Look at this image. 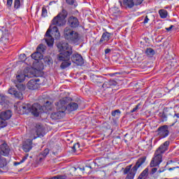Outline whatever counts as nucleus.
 Instances as JSON below:
<instances>
[{"label": "nucleus", "mask_w": 179, "mask_h": 179, "mask_svg": "<svg viewBox=\"0 0 179 179\" xmlns=\"http://www.w3.org/2000/svg\"><path fill=\"white\" fill-rule=\"evenodd\" d=\"M58 48L62 51L57 55L58 61L62 62L60 65L61 69H66L68 66H71V56L73 52L72 51V46L69 45V43L63 42L62 44L58 45Z\"/></svg>", "instance_id": "nucleus-1"}, {"label": "nucleus", "mask_w": 179, "mask_h": 179, "mask_svg": "<svg viewBox=\"0 0 179 179\" xmlns=\"http://www.w3.org/2000/svg\"><path fill=\"white\" fill-rule=\"evenodd\" d=\"M15 107L20 114L31 113L34 117H38L41 113V106L37 103L31 106L30 103H23L20 101L15 104Z\"/></svg>", "instance_id": "nucleus-2"}, {"label": "nucleus", "mask_w": 179, "mask_h": 179, "mask_svg": "<svg viewBox=\"0 0 179 179\" xmlns=\"http://www.w3.org/2000/svg\"><path fill=\"white\" fill-rule=\"evenodd\" d=\"M146 162V157H143L139 158L136 164L132 167V165H128L125 167L123 171V174L127 175L125 179H134L135 178V176H136V171H138V169L143 164Z\"/></svg>", "instance_id": "nucleus-3"}, {"label": "nucleus", "mask_w": 179, "mask_h": 179, "mask_svg": "<svg viewBox=\"0 0 179 179\" xmlns=\"http://www.w3.org/2000/svg\"><path fill=\"white\" fill-rule=\"evenodd\" d=\"M51 32L56 40L61 38V33L59 32V29H58V27L50 25L45 34V41L48 47H52L54 45V38L51 36Z\"/></svg>", "instance_id": "nucleus-4"}, {"label": "nucleus", "mask_w": 179, "mask_h": 179, "mask_svg": "<svg viewBox=\"0 0 179 179\" xmlns=\"http://www.w3.org/2000/svg\"><path fill=\"white\" fill-rule=\"evenodd\" d=\"M63 37L65 40L73 44H76L80 40V35L78 31L69 27H66L63 30Z\"/></svg>", "instance_id": "nucleus-5"}, {"label": "nucleus", "mask_w": 179, "mask_h": 179, "mask_svg": "<svg viewBox=\"0 0 179 179\" xmlns=\"http://www.w3.org/2000/svg\"><path fill=\"white\" fill-rule=\"evenodd\" d=\"M68 16V11L63 9L57 16H55L51 23L52 26H57L58 27H62L66 24V17Z\"/></svg>", "instance_id": "nucleus-6"}, {"label": "nucleus", "mask_w": 179, "mask_h": 179, "mask_svg": "<svg viewBox=\"0 0 179 179\" xmlns=\"http://www.w3.org/2000/svg\"><path fill=\"white\" fill-rule=\"evenodd\" d=\"M62 103V107H65V111H76L77 108H79V105L76 102H71V98L65 97L59 101Z\"/></svg>", "instance_id": "nucleus-7"}, {"label": "nucleus", "mask_w": 179, "mask_h": 179, "mask_svg": "<svg viewBox=\"0 0 179 179\" xmlns=\"http://www.w3.org/2000/svg\"><path fill=\"white\" fill-rule=\"evenodd\" d=\"M9 152H10V149L8 144L3 143L0 145V169H3L6 166V159L2 156H8Z\"/></svg>", "instance_id": "nucleus-8"}, {"label": "nucleus", "mask_w": 179, "mask_h": 179, "mask_svg": "<svg viewBox=\"0 0 179 179\" xmlns=\"http://www.w3.org/2000/svg\"><path fill=\"white\" fill-rule=\"evenodd\" d=\"M62 102H59V101L56 103L57 111L50 115L52 120H61V118L65 115L66 108L65 106H62Z\"/></svg>", "instance_id": "nucleus-9"}, {"label": "nucleus", "mask_w": 179, "mask_h": 179, "mask_svg": "<svg viewBox=\"0 0 179 179\" xmlns=\"http://www.w3.org/2000/svg\"><path fill=\"white\" fill-rule=\"evenodd\" d=\"M12 117V110H7L6 111H3L0 114V128H5L6 125H8V120H10Z\"/></svg>", "instance_id": "nucleus-10"}, {"label": "nucleus", "mask_w": 179, "mask_h": 179, "mask_svg": "<svg viewBox=\"0 0 179 179\" xmlns=\"http://www.w3.org/2000/svg\"><path fill=\"white\" fill-rule=\"evenodd\" d=\"M157 135L159 136V139H164V138H167L170 134V131H169V126L164 125L159 127L157 129Z\"/></svg>", "instance_id": "nucleus-11"}, {"label": "nucleus", "mask_w": 179, "mask_h": 179, "mask_svg": "<svg viewBox=\"0 0 179 179\" xmlns=\"http://www.w3.org/2000/svg\"><path fill=\"white\" fill-rule=\"evenodd\" d=\"M80 24L79 22V19L78 17L71 15L67 19V27H70L71 29H78Z\"/></svg>", "instance_id": "nucleus-12"}, {"label": "nucleus", "mask_w": 179, "mask_h": 179, "mask_svg": "<svg viewBox=\"0 0 179 179\" xmlns=\"http://www.w3.org/2000/svg\"><path fill=\"white\" fill-rule=\"evenodd\" d=\"M163 155L155 151V156L150 163V167H156L162 163Z\"/></svg>", "instance_id": "nucleus-13"}, {"label": "nucleus", "mask_w": 179, "mask_h": 179, "mask_svg": "<svg viewBox=\"0 0 179 179\" xmlns=\"http://www.w3.org/2000/svg\"><path fill=\"white\" fill-rule=\"evenodd\" d=\"M31 138H32L33 139H37V138H38V136H41L43 134V127H41V125L40 124L36 125V129L34 130H31Z\"/></svg>", "instance_id": "nucleus-14"}, {"label": "nucleus", "mask_w": 179, "mask_h": 179, "mask_svg": "<svg viewBox=\"0 0 179 179\" xmlns=\"http://www.w3.org/2000/svg\"><path fill=\"white\" fill-rule=\"evenodd\" d=\"M31 139L29 138L27 139L24 143L22 145V150L26 153L29 152V151L33 149V138H31Z\"/></svg>", "instance_id": "nucleus-15"}, {"label": "nucleus", "mask_w": 179, "mask_h": 179, "mask_svg": "<svg viewBox=\"0 0 179 179\" xmlns=\"http://www.w3.org/2000/svg\"><path fill=\"white\" fill-rule=\"evenodd\" d=\"M111 36L113 34L109 33L108 31L103 32L99 41V44H103L106 45L108 41H110V38H111Z\"/></svg>", "instance_id": "nucleus-16"}, {"label": "nucleus", "mask_w": 179, "mask_h": 179, "mask_svg": "<svg viewBox=\"0 0 179 179\" xmlns=\"http://www.w3.org/2000/svg\"><path fill=\"white\" fill-rule=\"evenodd\" d=\"M169 146H170V141H166L162 145H161L155 152H157V153L163 155V153L169 150Z\"/></svg>", "instance_id": "nucleus-17"}, {"label": "nucleus", "mask_w": 179, "mask_h": 179, "mask_svg": "<svg viewBox=\"0 0 179 179\" xmlns=\"http://www.w3.org/2000/svg\"><path fill=\"white\" fill-rule=\"evenodd\" d=\"M71 61L73 64H76V65H83V57L78 53L72 55Z\"/></svg>", "instance_id": "nucleus-18"}, {"label": "nucleus", "mask_w": 179, "mask_h": 179, "mask_svg": "<svg viewBox=\"0 0 179 179\" xmlns=\"http://www.w3.org/2000/svg\"><path fill=\"white\" fill-rule=\"evenodd\" d=\"M37 82H40L39 79H32L28 82L27 84V87L29 89V90H36V89H38V84Z\"/></svg>", "instance_id": "nucleus-19"}, {"label": "nucleus", "mask_w": 179, "mask_h": 179, "mask_svg": "<svg viewBox=\"0 0 179 179\" xmlns=\"http://www.w3.org/2000/svg\"><path fill=\"white\" fill-rule=\"evenodd\" d=\"M117 85H118V83L116 80H110L109 81L104 83L102 87H103V89H109L110 87H114Z\"/></svg>", "instance_id": "nucleus-20"}, {"label": "nucleus", "mask_w": 179, "mask_h": 179, "mask_svg": "<svg viewBox=\"0 0 179 179\" xmlns=\"http://www.w3.org/2000/svg\"><path fill=\"white\" fill-rule=\"evenodd\" d=\"M31 59L35 61H40V59H43V54L41 52L36 51L31 55Z\"/></svg>", "instance_id": "nucleus-21"}, {"label": "nucleus", "mask_w": 179, "mask_h": 179, "mask_svg": "<svg viewBox=\"0 0 179 179\" xmlns=\"http://www.w3.org/2000/svg\"><path fill=\"white\" fill-rule=\"evenodd\" d=\"M8 103H9L8 97L2 96L0 94V105L3 106V107H6V106H8Z\"/></svg>", "instance_id": "nucleus-22"}, {"label": "nucleus", "mask_w": 179, "mask_h": 179, "mask_svg": "<svg viewBox=\"0 0 179 179\" xmlns=\"http://www.w3.org/2000/svg\"><path fill=\"white\" fill-rule=\"evenodd\" d=\"M148 175H149V167H147L145 169H144L141 172V173L139 175L137 179H146Z\"/></svg>", "instance_id": "nucleus-23"}, {"label": "nucleus", "mask_w": 179, "mask_h": 179, "mask_svg": "<svg viewBox=\"0 0 179 179\" xmlns=\"http://www.w3.org/2000/svg\"><path fill=\"white\" fill-rule=\"evenodd\" d=\"M158 13L161 19H166L167 16H169V12H167V10L160 9L158 11Z\"/></svg>", "instance_id": "nucleus-24"}, {"label": "nucleus", "mask_w": 179, "mask_h": 179, "mask_svg": "<svg viewBox=\"0 0 179 179\" xmlns=\"http://www.w3.org/2000/svg\"><path fill=\"white\" fill-rule=\"evenodd\" d=\"M123 5H124L126 8H134L135 6L134 0H123Z\"/></svg>", "instance_id": "nucleus-25"}, {"label": "nucleus", "mask_w": 179, "mask_h": 179, "mask_svg": "<svg viewBox=\"0 0 179 179\" xmlns=\"http://www.w3.org/2000/svg\"><path fill=\"white\" fill-rule=\"evenodd\" d=\"M145 54L148 57H149L150 58H152V57H153V55H155V50L150 48L146 49Z\"/></svg>", "instance_id": "nucleus-26"}, {"label": "nucleus", "mask_w": 179, "mask_h": 179, "mask_svg": "<svg viewBox=\"0 0 179 179\" xmlns=\"http://www.w3.org/2000/svg\"><path fill=\"white\" fill-rule=\"evenodd\" d=\"M26 78H28L27 75L26 74H20L17 76V80L20 83H22V82H24Z\"/></svg>", "instance_id": "nucleus-27"}, {"label": "nucleus", "mask_w": 179, "mask_h": 179, "mask_svg": "<svg viewBox=\"0 0 179 179\" xmlns=\"http://www.w3.org/2000/svg\"><path fill=\"white\" fill-rule=\"evenodd\" d=\"M43 61L46 65H52L53 61H52V58H51L50 57H45L43 59Z\"/></svg>", "instance_id": "nucleus-28"}, {"label": "nucleus", "mask_w": 179, "mask_h": 179, "mask_svg": "<svg viewBox=\"0 0 179 179\" xmlns=\"http://www.w3.org/2000/svg\"><path fill=\"white\" fill-rule=\"evenodd\" d=\"M158 115L159 118H161V120L162 122H166V121H167V115H166L164 112L159 113Z\"/></svg>", "instance_id": "nucleus-29"}, {"label": "nucleus", "mask_w": 179, "mask_h": 179, "mask_svg": "<svg viewBox=\"0 0 179 179\" xmlns=\"http://www.w3.org/2000/svg\"><path fill=\"white\" fill-rule=\"evenodd\" d=\"M27 157H29V154H27L26 156L22 157V159L19 162H14V166H19V164H22V163H24L26 160H27Z\"/></svg>", "instance_id": "nucleus-30"}, {"label": "nucleus", "mask_w": 179, "mask_h": 179, "mask_svg": "<svg viewBox=\"0 0 179 179\" xmlns=\"http://www.w3.org/2000/svg\"><path fill=\"white\" fill-rule=\"evenodd\" d=\"M14 96H15L16 99H19L20 100H23V94L19 91H15Z\"/></svg>", "instance_id": "nucleus-31"}, {"label": "nucleus", "mask_w": 179, "mask_h": 179, "mask_svg": "<svg viewBox=\"0 0 179 179\" xmlns=\"http://www.w3.org/2000/svg\"><path fill=\"white\" fill-rule=\"evenodd\" d=\"M66 3L68 5H73V6H77L78 3H76V0H66Z\"/></svg>", "instance_id": "nucleus-32"}, {"label": "nucleus", "mask_w": 179, "mask_h": 179, "mask_svg": "<svg viewBox=\"0 0 179 179\" xmlns=\"http://www.w3.org/2000/svg\"><path fill=\"white\" fill-rule=\"evenodd\" d=\"M121 115V110H120V109H117L111 112L112 117H115V115Z\"/></svg>", "instance_id": "nucleus-33"}, {"label": "nucleus", "mask_w": 179, "mask_h": 179, "mask_svg": "<svg viewBox=\"0 0 179 179\" xmlns=\"http://www.w3.org/2000/svg\"><path fill=\"white\" fill-rule=\"evenodd\" d=\"M48 153H50V150L46 148L41 153V156H43V157H47Z\"/></svg>", "instance_id": "nucleus-34"}, {"label": "nucleus", "mask_w": 179, "mask_h": 179, "mask_svg": "<svg viewBox=\"0 0 179 179\" xmlns=\"http://www.w3.org/2000/svg\"><path fill=\"white\" fill-rule=\"evenodd\" d=\"M20 8V0H14V8L19 9Z\"/></svg>", "instance_id": "nucleus-35"}, {"label": "nucleus", "mask_w": 179, "mask_h": 179, "mask_svg": "<svg viewBox=\"0 0 179 179\" xmlns=\"http://www.w3.org/2000/svg\"><path fill=\"white\" fill-rule=\"evenodd\" d=\"M36 51L41 52H41H44V45L40 44V45L37 47Z\"/></svg>", "instance_id": "nucleus-36"}, {"label": "nucleus", "mask_w": 179, "mask_h": 179, "mask_svg": "<svg viewBox=\"0 0 179 179\" xmlns=\"http://www.w3.org/2000/svg\"><path fill=\"white\" fill-rule=\"evenodd\" d=\"M141 106H142V104L141 103H138L135 108H134L131 110V113H135L137 111V110H139L141 108Z\"/></svg>", "instance_id": "nucleus-37"}, {"label": "nucleus", "mask_w": 179, "mask_h": 179, "mask_svg": "<svg viewBox=\"0 0 179 179\" xmlns=\"http://www.w3.org/2000/svg\"><path fill=\"white\" fill-rule=\"evenodd\" d=\"M48 13V12L47 11V8H43L41 16H43V17H45L47 16Z\"/></svg>", "instance_id": "nucleus-38"}, {"label": "nucleus", "mask_w": 179, "mask_h": 179, "mask_svg": "<svg viewBox=\"0 0 179 179\" xmlns=\"http://www.w3.org/2000/svg\"><path fill=\"white\" fill-rule=\"evenodd\" d=\"M20 61L21 62H24L26 61V55L25 54H21L19 57Z\"/></svg>", "instance_id": "nucleus-39"}, {"label": "nucleus", "mask_w": 179, "mask_h": 179, "mask_svg": "<svg viewBox=\"0 0 179 179\" xmlns=\"http://www.w3.org/2000/svg\"><path fill=\"white\" fill-rule=\"evenodd\" d=\"M45 107L46 108V110H51V102L46 101L45 103Z\"/></svg>", "instance_id": "nucleus-40"}, {"label": "nucleus", "mask_w": 179, "mask_h": 179, "mask_svg": "<svg viewBox=\"0 0 179 179\" xmlns=\"http://www.w3.org/2000/svg\"><path fill=\"white\" fill-rule=\"evenodd\" d=\"M9 94H12L13 96H15V94L16 93V90L15 88H10L8 90Z\"/></svg>", "instance_id": "nucleus-41"}, {"label": "nucleus", "mask_w": 179, "mask_h": 179, "mask_svg": "<svg viewBox=\"0 0 179 179\" xmlns=\"http://www.w3.org/2000/svg\"><path fill=\"white\" fill-rule=\"evenodd\" d=\"M133 2L134 5L138 6V5H141V3L143 2V0H133Z\"/></svg>", "instance_id": "nucleus-42"}, {"label": "nucleus", "mask_w": 179, "mask_h": 179, "mask_svg": "<svg viewBox=\"0 0 179 179\" xmlns=\"http://www.w3.org/2000/svg\"><path fill=\"white\" fill-rule=\"evenodd\" d=\"M76 148H79V143H76L72 146V152H76Z\"/></svg>", "instance_id": "nucleus-43"}, {"label": "nucleus", "mask_w": 179, "mask_h": 179, "mask_svg": "<svg viewBox=\"0 0 179 179\" xmlns=\"http://www.w3.org/2000/svg\"><path fill=\"white\" fill-rule=\"evenodd\" d=\"M12 3H13V0H7L8 8H11Z\"/></svg>", "instance_id": "nucleus-44"}, {"label": "nucleus", "mask_w": 179, "mask_h": 179, "mask_svg": "<svg viewBox=\"0 0 179 179\" xmlns=\"http://www.w3.org/2000/svg\"><path fill=\"white\" fill-rule=\"evenodd\" d=\"M78 169L79 170H81V171H85L86 169H92V166H86L85 167H83V168L78 167Z\"/></svg>", "instance_id": "nucleus-45"}, {"label": "nucleus", "mask_w": 179, "mask_h": 179, "mask_svg": "<svg viewBox=\"0 0 179 179\" xmlns=\"http://www.w3.org/2000/svg\"><path fill=\"white\" fill-rule=\"evenodd\" d=\"M157 171V168H152L151 169V171L150 173V174L151 176H153V174H155V173H156Z\"/></svg>", "instance_id": "nucleus-46"}, {"label": "nucleus", "mask_w": 179, "mask_h": 179, "mask_svg": "<svg viewBox=\"0 0 179 179\" xmlns=\"http://www.w3.org/2000/svg\"><path fill=\"white\" fill-rule=\"evenodd\" d=\"M150 20L149 19V17H148V15H146V16L145 17V18H144V21L143 22V23L144 24H146V23H148Z\"/></svg>", "instance_id": "nucleus-47"}, {"label": "nucleus", "mask_w": 179, "mask_h": 179, "mask_svg": "<svg viewBox=\"0 0 179 179\" xmlns=\"http://www.w3.org/2000/svg\"><path fill=\"white\" fill-rule=\"evenodd\" d=\"M173 27H174V25H171L169 27L165 28V30H166V31H171Z\"/></svg>", "instance_id": "nucleus-48"}, {"label": "nucleus", "mask_w": 179, "mask_h": 179, "mask_svg": "<svg viewBox=\"0 0 179 179\" xmlns=\"http://www.w3.org/2000/svg\"><path fill=\"white\" fill-rule=\"evenodd\" d=\"M110 52H111V49H106L105 50V54H110Z\"/></svg>", "instance_id": "nucleus-49"}, {"label": "nucleus", "mask_w": 179, "mask_h": 179, "mask_svg": "<svg viewBox=\"0 0 179 179\" xmlns=\"http://www.w3.org/2000/svg\"><path fill=\"white\" fill-rule=\"evenodd\" d=\"M176 169H178V166L169 168V171H173V170H176Z\"/></svg>", "instance_id": "nucleus-50"}, {"label": "nucleus", "mask_w": 179, "mask_h": 179, "mask_svg": "<svg viewBox=\"0 0 179 179\" xmlns=\"http://www.w3.org/2000/svg\"><path fill=\"white\" fill-rule=\"evenodd\" d=\"M115 75H118V73H110V76H115Z\"/></svg>", "instance_id": "nucleus-51"}, {"label": "nucleus", "mask_w": 179, "mask_h": 179, "mask_svg": "<svg viewBox=\"0 0 179 179\" xmlns=\"http://www.w3.org/2000/svg\"><path fill=\"white\" fill-rule=\"evenodd\" d=\"M174 117H176V118H179V113H176L174 115Z\"/></svg>", "instance_id": "nucleus-52"}, {"label": "nucleus", "mask_w": 179, "mask_h": 179, "mask_svg": "<svg viewBox=\"0 0 179 179\" xmlns=\"http://www.w3.org/2000/svg\"><path fill=\"white\" fill-rule=\"evenodd\" d=\"M164 171V169H159V171H158V173H163Z\"/></svg>", "instance_id": "nucleus-53"}, {"label": "nucleus", "mask_w": 179, "mask_h": 179, "mask_svg": "<svg viewBox=\"0 0 179 179\" xmlns=\"http://www.w3.org/2000/svg\"><path fill=\"white\" fill-rule=\"evenodd\" d=\"M85 173H87L88 174H90V173H92V170H90L89 172H85Z\"/></svg>", "instance_id": "nucleus-54"}, {"label": "nucleus", "mask_w": 179, "mask_h": 179, "mask_svg": "<svg viewBox=\"0 0 179 179\" xmlns=\"http://www.w3.org/2000/svg\"><path fill=\"white\" fill-rule=\"evenodd\" d=\"M39 160H40V162H41V160H43V158L41 157V158L39 159Z\"/></svg>", "instance_id": "nucleus-55"}, {"label": "nucleus", "mask_w": 179, "mask_h": 179, "mask_svg": "<svg viewBox=\"0 0 179 179\" xmlns=\"http://www.w3.org/2000/svg\"><path fill=\"white\" fill-rule=\"evenodd\" d=\"M165 179H171V178H165Z\"/></svg>", "instance_id": "nucleus-56"}]
</instances>
